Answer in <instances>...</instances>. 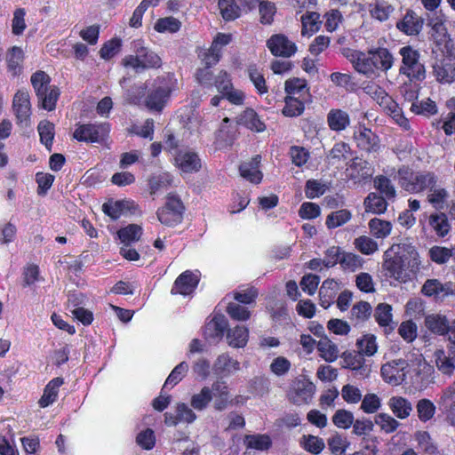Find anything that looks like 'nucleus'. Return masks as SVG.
I'll use <instances>...</instances> for the list:
<instances>
[{
    "instance_id": "nucleus-1",
    "label": "nucleus",
    "mask_w": 455,
    "mask_h": 455,
    "mask_svg": "<svg viewBox=\"0 0 455 455\" xmlns=\"http://www.w3.org/2000/svg\"><path fill=\"white\" fill-rule=\"evenodd\" d=\"M342 53L354 69L367 78L376 77L379 72L387 73L395 62L392 52L385 47H372L367 52L347 48Z\"/></svg>"
},
{
    "instance_id": "nucleus-2",
    "label": "nucleus",
    "mask_w": 455,
    "mask_h": 455,
    "mask_svg": "<svg viewBox=\"0 0 455 455\" xmlns=\"http://www.w3.org/2000/svg\"><path fill=\"white\" fill-rule=\"evenodd\" d=\"M432 367L426 362L419 350L406 355L405 359L393 360L382 365L380 369L383 379L393 386L402 384L407 376L411 379L421 374L429 375Z\"/></svg>"
},
{
    "instance_id": "nucleus-3",
    "label": "nucleus",
    "mask_w": 455,
    "mask_h": 455,
    "mask_svg": "<svg viewBox=\"0 0 455 455\" xmlns=\"http://www.w3.org/2000/svg\"><path fill=\"white\" fill-rule=\"evenodd\" d=\"M398 185L402 189L410 194H419L428 188L436 185L438 178L430 171H415L408 166H402L396 172Z\"/></svg>"
},
{
    "instance_id": "nucleus-4",
    "label": "nucleus",
    "mask_w": 455,
    "mask_h": 455,
    "mask_svg": "<svg viewBox=\"0 0 455 455\" xmlns=\"http://www.w3.org/2000/svg\"><path fill=\"white\" fill-rule=\"evenodd\" d=\"M178 89V81L173 74H166L154 80L144 100L145 106L160 112L166 105L172 92Z\"/></svg>"
},
{
    "instance_id": "nucleus-5",
    "label": "nucleus",
    "mask_w": 455,
    "mask_h": 455,
    "mask_svg": "<svg viewBox=\"0 0 455 455\" xmlns=\"http://www.w3.org/2000/svg\"><path fill=\"white\" fill-rule=\"evenodd\" d=\"M132 49L134 54L128 55L123 60L125 67L132 68L136 72L161 67V58L155 52L148 48L143 40H134L132 43Z\"/></svg>"
},
{
    "instance_id": "nucleus-6",
    "label": "nucleus",
    "mask_w": 455,
    "mask_h": 455,
    "mask_svg": "<svg viewBox=\"0 0 455 455\" xmlns=\"http://www.w3.org/2000/svg\"><path fill=\"white\" fill-rule=\"evenodd\" d=\"M394 250H401L402 257H403L404 260L407 261V271L408 274L403 273L402 271H398L397 263L394 262V265L389 264L392 270L395 272L398 277V282L400 283H407L408 281L412 280L417 276L420 270L421 261L419 259V254L416 248L408 243H399L392 245L388 250L385 251V256L387 257L392 254Z\"/></svg>"
},
{
    "instance_id": "nucleus-7",
    "label": "nucleus",
    "mask_w": 455,
    "mask_h": 455,
    "mask_svg": "<svg viewBox=\"0 0 455 455\" xmlns=\"http://www.w3.org/2000/svg\"><path fill=\"white\" fill-rule=\"evenodd\" d=\"M30 81L41 107L48 111L53 110L56 107L60 92L56 86L50 85V76L44 71L39 70L31 76Z\"/></svg>"
},
{
    "instance_id": "nucleus-8",
    "label": "nucleus",
    "mask_w": 455,
    "mask_h": 455,
    "mask_svg": "<svg viewBox=\"0 0 455 455\" xmlns=\"http://www.w3.org/2000/svg\"><path fill=\"white\" fill-rule=\"evenodd\" d=\"M402 64L399 68L401 75L406 76L411 81H422L426 77L425 66L419 61L420 54L411 45L399 49Z\"/></svg>"
},
{
    "instance_id": "nucleus-9",
    "label": "nucleus",
    "mask_w": 455,
    "mask_h": 455,
    "mask_svg": "<svg viewBox=\"0 0 455 455\" xmlns=\"http://www.w3.org/2000/svg\"><path fill=\"white\" fill-rule=\"evenodd\" d=\"M110 130L107 122L77 124L73 137L80 142L102 144L108 140Z\"/></svg>"
},
{
    "instance_id": "nucleus-10",
    "label": "nucleus",
    "mask_w": 455,
    "mask_h": 455,
    "mask_svg": "<svg viewBox=\"0 0 455 455\" xmlns=\"http://www.w3.org/2000/svg\"><path fill=\"white\" fill-rule=\"evenodd\" d=\"M183 211L180 199L175 196H169L164 206L157 211V218L162 224L173 227L181 222Z\"/></svg>"
},
{
    "instance_id": "nucleus-11",
    "label": "nucleus",
    "mask_w": 455,
    "mask_h": 455,
    "mask_svg": "<svg viewBox=\"0 0 455 455\" xmlns=\"http://www.w3.org/2000/svg\"><path fill=\"white\" fill-rule=\"evenodd\" d=\"M315 393V386L305 377L294 379L287 396L296 405L309 403Z\"/></svg>"
},
{
    "instance_id": "nucleus-12",
    "label": "nucleus",
    "mask_w": 455,
    "mask_h": 455,
    "mask_svg": "<svg viewBox=\"0 0 455 455\" xmlns=\"http://www.w3.org/2000/svg\"><path fill=\"white\" fill-rule=\"evenodd\" d=\"M373 175V169L371 164L362 158L355 157L346 169V177L353 185H361L367 182Z\"/></svg>"
},
{
    "instance_id": "nucleus-13",
    "label": "nucleus",
    "mask_w": 455,
    "mask_h": 455,
    "mask_svg": "<svg viewBox=\"0 0 455 455\" xmlns=\"http://www.w3.org/2000/svg\"><path fill=\"white\" fill-rule=\"evenodd\" d=\"M12 109L17 119V124L22 127L29 126L31 104L28 91L19 90L15 93L12 100Z\"/></svg>"
},
{
    "instance_id": "nucleus-14",
    "label": "nucleus",
    "mask_w": 455,
    "mask_h": 455,
    "mask_svg": "<svg viewBox=\"0 0 455 455\" xmlns=\"http://www.w3.org/2000/svg\"><path fill=\"white\" fill-rule=\"evenodd\" d=\"M353 138L361 150L368 153L378 152L380 148L379 139L371 129L364 124L355 126Z\"/></svg>"
},
{
    "instance_id": "nucleus-15",
    "label": "nucleus",
    "mask_w": 455,
    "mask_h": 455,
    "mask_svg": "<svg viewBox=\"0 0 455 455\" xmlns=\"http://www.w3.org/2000/svg\"><path fill=\"white\" fill-rule=\"evenodd\" d=\"M199 277L200 273L198 271L186 270L175 280L171 291L172 294L191 295L198 285Z\"/></svg>"
},
{
    "instance_id": "nucleus-16",
    "label": "nucleus",
    "mask_w": 455,
    "mask_h": 455,
    "mask_svg": "<svg viewBox=\"0 0 455 455\" xmlns=\"http://www.w3.org/2000/svg\"><path fill=\"white\" fill-rule=\"evenodd\" d=\"M137 209L138 205L130 199L109 200L102 205L103 212L112 220H117L124 215L135 214Z\"/></svg>"
},
{
    "instance_id": "nucleus-17",
    "label": "nucleus",
    "mask_w": 455,
    "mask_h": 455,
    "mask_svg": "<svg viewBox=\"0 0 455 455\" xmlns=\"http://www.w3.org/2000/svg\"><path fill=\"white\" fill-rule=\"evenodd\" d=\"M267 45L273 55L291 57L297 52L295 43L289 40L284 35H274L267 42Z\"/></svg>"
},
{
    "instance_id": "nucleus-18",
    "label": "nucleus",
    "mask_w": 455,
    "mask_h": 455,
    "mask_svg": "<svg viewBox=\"0 0 455 455\" xmlns=\"http://www.w3.org/2000/svg\"><path fill=\"white\" fill-rule=\"evenodd\" d=\"M196 418V414L192 408L185 403H179L176 405L175 413H164V423L171 427L176 426L179 423L191 424Z\"/></svg>"
},
{
    "instance_id": "nucleus-19",
    "label": "nucleus",
    "mask_w": 455,
    "mask_h": 455,
    "mask_svg": "<svg viewBox=\"0 0 455 455\" xmlns=\"http://www.w3.org/2000/svg\"><path fill=\"white\" fill-rule=\"evenodd\" d=\"M228 327V321L224 315H215L210 322H208L204 329L203 335L209 342H219Z\"/></svg>"
},
{
    "instance_id": "nucleus-20",
    "label": "nucleus",
    "mask_w": 455,
    "mask_h": 455,
    "mask_svg": "<svg viewBox=\"0 0 455 455\" xmlns=\"http://www.w3.org/2000/svg\"><path fill=\"white\" fill-rule=\"evenodd\" d=\"M439 405L446 421L455 427V381L443 391Z\"/></svg>"
},
{
    "instance_id": "nucleus-21",
    "label": "nucleus",
    "mask_w": 455,
    "mask_h": 455,
    "mask_svg": "<svg viewBox=\"0 0 455 455\" xmlns=\"http://www.w3.org/2000/svg\"><path fill=\"white\" fill-rule=\"evenodd\" d=\"M175 164L183 172H196L201 167V159L195 152L188 150H180L175 156Z\"/></svg>"
},
{
    "instance_id": "nucleus-22",
    "label": "nucleus",
    "mask_w": 455,
    "mask_h": 455,
    "mask_svg": "<svg viewBox=\"0 0 455 455\" xmlns=\"http://www.w3.org/2000/svg\"><path fill=\"white\" fill-rule=\"evenodd\" d=\"M326 123L329 129L335 132L346 131L351 124L349 114L341 108H331L327 113Z\"/></svg>"
},
{
    "instance_id": "nucleus-23",
    "label": "nucleus",
    "mask_w": 455,
    "mask_h": 455,
    "mask_svg": "<svg viewBox=\"0 0 455 455\" xmlns=\"http://www.w3.org/2000/svg\"><path fill=\"white\" fill-rule=\"evenodd\" d=\"M421 292L427 297H446L453 294V284L451 282L443 283L437 279H427L421 288Z\"/></svg>"
},
{
    "instance_id": "nucleus-24",
    "label": "nucleus",
    "mask_w": 455,
    "mask_h": 455,
    "mask_svg": "<svg viewBox=\"0 0 455 455\" xmlns=\"http://www.w3.org/2000/svg\"><path fill=\"white\" fill-rule=\"evenodd\" d=\"M423 26V20L411 10H407L403 19L396 23L399 31L407 36L418 35Z\"/></svg>"
},
{
    "instance_id": "nucleus-25",
    "label": "nucleus",
    "mask_w": 455,
    "mask_h": 455,
    "mask_svg": "<svg viewBox=\"0 0 455 455\" xmlns=\"http://www.w3.org/2000/svg\"><path fill=\"white\" fill-rule=\"evenodd\" d=\"M213 394V407L221 411L227 409L230 403V394L228 384L225 381L217 380L211 387Z\"/></svg>"
},
{
    "instance_id": "nucleus-26",
    "label": "nucleus",
    "mask_w": 455,
    "mask_h": 455,
    "mask_svg": "<svg viewBox=\"0 0 455 455\" xmlns=\"http://www.w3.org/2000/svg\"><path fill=\"white\" fill-rule=\"evenodd\" d=\"M433 75L441 84H451L455 81V62L442 60L433 66Z\"/></svg>"
},
{
    "instance_id": "nucleus-27",
    "label": "nucleus",
    "mask_w": 455,
    "mask_h": 455,
    "mask_svg": "<svg viewBox=\"0 0 455 455\" xmlns=\"http://www.w3.org/2000/svg\"><path fill=\"white\" fill-rule=\"evenodd\" d=\"M339 290L340 283L337 280H324L319 289L320 305L324 308H328L333 304Z\"/></svg>"
},
{
    "instance_id": "nucleus-28",
    "label": "nucleus",
    "mask_w": 455,
    "mask_h": 455,
    "mask_svg": "<svg viewBox=\"0 0 455 455\" xmlns=\"http://www.w3.org/2000/svg\"><path fill=\"white\" fill-rule=\"evenodd\" d=\"M428 225L431 230L439 238L446 237L451 229L448 216L443 212H435L428 217Z\"/></svg>"
},
{
    "instance_id": "nucleus-29",
    "label": "nucleus",
    "mask_w": 455,
    "mask_h": 455,
    "mask_svg": "<svg viewBox=\"0 0 455 455\" xmlns=\"http://www.w3.org/2000/svg\"><path fill=\"white\" fill-rule=\"evenodd\" d=\"M261 156L257 155L250 162L243 163L240 167V174L251 183L258 184L262 180V173L259 171Z\"/></svg>"
},
{
    "instance_id": "nucleus-30",
    "label": "nucleus",
    "mask_w": 455,
    "mask_h": 455,
    "mask_svg": "<svg viewBox=\"0 0 455 455\" xmlns=\"http://www.w3.org/2000/svg\"><path fill=\"white\" fill-rule=\"evenodd\" d=\"M320 14L316 12H306L300 17L301 35L303 36H312L319 31L322 24Z\"/></svg>"
},
{
    "instance_id": "nucleus-31",
    "label": "nucleus",
    "mask_w": 455,
    "mask_h": 455,
    "mask_svg": "<svg viewBox=\"0 0 455 455\" xmlns=\"http://www.w3.org/2000/svg\"><path fill=\"white\" fill-rule=\"evenodd\" d=\"M387 404L393 414L400 419H407L412 411L411 403L403 396H392Z\"/></svg>"
},
{
    "instance_id": "nucleus-32",
    "label": "nucleus",
    "mask_w": 455,
    "mask_h": 455,
    "mask_svg": "<svg viewBox=\"0 0 455 455\" xmlns=\"http://www.w3.org/2000/svg\"><path fill=\"white\" fill-rule=\"evenodd\" d=\"M213 369L217 374L228 376L240 370V363L228 354H222L215 361Z\"/></svg>"
},
{
    "instance_id": "nucleus-33",
    "label": "nucleus",
    "mask_w": 455,
    "mask_h": 455,
    "mask_svg": "<svg viewBox=\"0 0 455 455\" xmlns=\"http://www.w3.org/2000/svg\"><path fill=\"white\" fill-rule=\"evenodd\" d=\"M227 341L230 347H244L249 339V330L243 325H236L227 331Z\"/></svg>"
},
{
    "instance_id": "nucleus-34",
    "label": "nucleus",
    "mask_w": 455,
    "mask_h": 455,
    "mask_svg": "<svg viewBox=\"0 0 455 455\" xmlns=\"http://www.w3.org/2000/svg\"><path fill=\"white\" fill-rule=\"evenodd\" d=\"M394 262L397 263L396 266L398 267V269H397L398 271H402L403 274V273L408 274L407 261L404 260L403 257H402L401 250H394L392 251V254H390L387 257H386L384 255V262H383V268L385 271H387V274L391 278H394L395 280L398 281L397 275L395 274H394L395 272L392 270V268L389 265V264L394 265Z\"/></svg>"
},
{
    "instance_id": "nucleus-35",
    "label": "nucleus",
    "mask_w": 455,
    "mask_h": 455,
    "mask_svg": "<svg viewBox=\"0 0 455 455\" xmlns=\"http://www.w3.org/2000/svg\"><path fill=\"white\" fill-rule=\"evenodd\" d=\"M373 186L379 191V195L385 196L389 201H395L397 193L392 180L387 175H377L373 179Z\"/></svg>"
},
{
    "instance_id": "nucleus-36",
    "label": "nucleus",
    "mask_w": 455,
    "mask_h": 455,
    "mask_svg": "<svg viewBox=\"0 0 455 455\" xmlns=\"http://www.w3.org/2000/svg\"><path fill=\"white\" fill-rule=\"evenodd\" d=\"M425 325L430 331L438 335L447 334L449 331L447 318L439 314H432L426 316Z\"/></svg>"
},
{
    "instance_id": "nucleus-37",
    "label": "nucleus",
    "mask_w": 455,
    "mask_h": 455,
    "mask_svg": "<svg viewBox=\"0 0 455 455\" xmlns=\"http://www.w3.org/2000/svg\"><path fill=\"white\" fill-rule=\"evenodd\" d=\"M428 194L427 196V202L435 209V210H443L446 206L449 193L448 191L442 187H435L428 188Z\"/></svg>"
},
{
    "instance_id": "nucleus-38",
    "label": "nucleus",
    "mask_w": 455,
    "mask_h": 455,
    "mask_svg": "<svg viewBox=\"0 0 455 455\" xmlns=\"http://www.w3.org/2000/svg\"><path fill=\"white\" fill-rule=\"evenodd\" d=\"M387 199L377 193H370L364 199L366 212L375 214H381L387 211Z\"/></svg>"
},
{
    "instance_id": "nucleus-39",
    "label": "nucleus",
    "mask_w": 455,
    "mask_h": 455,
    "mask_svg": "<svg viewBox=\"0 0 455 455\" xmlns=\"http://www.w3.org/2000/svg\"><path fill=\"white\" fill-rule=\"evenodd\" d=\"M62 378H54L44 388V395L39 400L41 407L44 408L54 403L58 397L59 388L63 384Z\"/></svg>"
},
{
    "instance_id": "nucleus-40",
    "label": "nucleus",
    "mask_w": 455,
    "mask_h": 455,
    "mask_svg": "<svg viewBox=\"0 0 455 455\" xmlns=\"http://www.w3.org/2000/svg\"><path fill=\"white\" fill-rule=\"evenodd\" d=\"M212 400L213 394L211 387L204 386L198 393L191 396L190 405L194 410L202 411L208 407Z\"/></svg>"
},
{
    "instance_id": "nucleus-41",
    "label": "nucleus",
    "mask_w": 455,
    "mask_h": 455,
    "mask_svg": "<svg viewBox=\"0 0 455 455\" xmlns=\"http://www.w3.org/2000/svg\"><path fill=\"white\" fill-rule=\"evenodd\" d=\"M305 110V100L297 98V96H286L284 99V107L282 110L283 116L287 117H297L303 114Z\"/></svg>"
},
{
    "instance_id": "nucleus-42",
    "label": "nucleus",
    "mask_w": 455,
    "mask_h": 455,
    "mask_svg": "<svg viewBox=\"0 0 455 455\" xmlns=\"http://www.w3.org/2000/svg\"><path fill=\"white\" fill-rule=\"evenodd\" d=\"M358 353L363 356H372L378 350L376 337L373 334H364L356 340Z\"/></svg>"
},
{
    "instance_id": "nucleus-43",
    "label": "nucleus",
    "mask_w": 455,
    "mask_h": 455,
    "mask_svg": "<svg viewBox=\"0 0 455 455\" xmlns=\"http://www.w3.org/2000/svg\"><path fill=\"white\" fill-rule=\"evenodd\" d=\"M317 349L320 356L326 362H334L339 356V349L336 344L328 338L323 337L317 342Z\"/></svg>"
},
{
    "instance_id": "nucleus-44",
    "label": "nucleus",
    "mask_w": 455,
    "mask_h": 455,
    "mask_svg": "<svg viewBox=\"0 0 455 455\" xmlns=\"http://www.w3.org/2000/svg\"><path fill=\"white\" fill-rule=\"evenodd\" d=\"M244 443L248 450L264 451L272 445V441L267 435H248L244 438Z\"/></svg>"
},
{
    "instance_id": "nucleus-45",
    "label": "nucleus",
    "mask_w": 455,
    "mask_h": 455,
    "mask_svg": "<svg viewBox=\"0 0 455 455\" xmlns=\"http://www.w3.org/2000/svg\"><path fill=\"white\" fill-rule=\"evenodd\" d=\"M143 233V229L140 225L129 224L118 230L117 235L124 244H131L138 242Z\"/></svg>"
},
{
    "instance_id": "nucleus-46",
    "label": "nucleus",
    "mask_w": 455,
    "mask_h": 455,
    "mask_svg": "<svg viewBox=\"0 0 455 455\" xmlns=\"http://www.w3.org/2000/svg\"><path fill=\"white\" fill-rule=\"evenodd\" d=\"M240 123L248 129L257 132L266 129L265 124L259 119L258 114L251 108H247L240 116Z\"/></svg>"
},
{
    "instance_id": "nucleus-47",
    "label": "nucleus",
    "mask_w": 455,
    "mask_h": 455,
    "mask_svg": "<svg viewBox=\"0 0 455 455\" xmlns=\"http://www.w3.org/2000/svg\"><path fill=\"white\" fill-rule=\"evenodd\" d=\"M247 73L257 92L260 96L267 94L268 92V88L267 86L266 80L262 74V71L255 64H251L248 67Z\"/></svg>"
},
{
    "instance_id": "nucleus-48",
    "label": "nucleus",
    "mask_w": 455,
    "mask_h": 455,
    "mask_svg": "<svg viewBox=\"0 0 455 455\" xmlns=\"http://www.w3.org/2000/svg\"><path fill=\"white\" fill-rule=\"evenodd\" d=\"M285 92L287 96H297V98L306 100L308 96L306 81L299 78L287 80L285 82Z\"/></svg>"
},
{
    "instance_id": "nucleus-49",
    "label": "nucleus",
    "mask_w": 455,
    "mask_h": 455,
    "mask_svg": "<svg viewBox=\"0 0 455 455\" xmlns=\"http://www.w3.org/2000/svg\"><path fill=\"white\" fill-rule=\"evenodd\" d=\"M374 318L380 327H389L393 329L392 307L389 304H379L374 311Z\"/></svg>"
},
{
    "instance_id": "nucleus-50",
    "label": "nucleus",
    "mask_w": 455,
    "mask_h": 455,
    "mask_svg": "<svg viewBox=\"0 0 455 455\" xmlns=\"http://www.w3.org/2000/svg\"><path fill=\"white\" fill-rule=\"evenodd\" d=\"M369 229L374 237L384 239L390 235L392 224L389 221L373 218L369 221Z\"/></svg>"
},
{
    "instance_id": "nucleus-51",
    "label": "nucleus",
    "mask_w": 455,
    "mask_h": 455,
    "mask_svg": "<svg viewBox=\"0 0 455 455\" xmlns=\"http://www.w3.org/2000/svg\"><path fill=\"white\" fill-rule=\"evenodd\" d=\"M351 154L350 146L343 141H339L334 144L332 148L327 155V160L329 164L339 163L346 160Z\"/></svg>"
},
{
    "instance_id": "nucleus-52",
    "label": "nucleus",
    "mask_w": 455,
    "mask_h": 455,
    "mask_svg": "<svg viewBox=\"0 0 455 455\" xmlns=\"http://www.w3.org/2000/svg\"><path fill=\"white\" fill-rule=\"evenodd\" d=\"M23 59V52L20 47L13 46L7 55L8 71L13 76H18L21 72V61Z\"/></svg>"
},
{
    "instance_id": "nucleus-53",
    "label": "nucleus",
    "mask_w": 455,
    "mask_h": 455,
    "mask_svg": "<svg viewBox=\"0 0 455 455\" xmlns=\"http://www.w3.org/2000/svg\"><path fill=\"white\" fill-rule=\"evenodd\" d=\"M181 28V22L174 17L161 18L156 20L154 28L158 33H176Z\"/></svg>"
},
{
    "instance_id": "nucleus-54",
    "label": "nucleus",
    "mask_w": 455,
    "mask_h": 455,
    "mask_svg": "<svg viewBox=\"0 0 455 455\" xmlns=\"http://www.w3.org/2000/svg\"><path fill=\"white\" fill-rule=\"evenodd\" d=\"M40 141L48 150L52 149L54 138V125L47 120L41 121L37 126Z\"/></svg>"
},
{
    "instance_id": "nucleus-55",
    "label": "nucleus",
    "mask_w": 455,
    "mask_h": 455,
    "mask_svg": "<svg viewBox=\"0 0 455 455\" xmlns=\"http://www.w3.org/2000/svg\"><path fill=\"white\" fill-rule=\"evenodd\" d=\"M352 214L347 209L332 212L327 216L326 226L328 228L332 229L340 227L351 220Z\"/></svg>"
},
{
    "instance_id": "nucleus-56",
    "label": "nucleus",
    "mask_w": 455,
    "mask_h": 455,
    "mask_svg": "<svg viewBox=\"0 0 455 455\" xmlns=\"http://www.w3.org/2000/svg\"><path fill=\"white\" fill-rule=\"evenodd\" d=\"M219 8L225 20H234L240 15V8L235 0H220Z\"/></svg>"
},
{
    "instance_id": "nucleus-57",
    "label": "nucleus",
    "mask_w": 455,
    "mask_h": 455,
    "mask_svg": "<svg viewBox=\"0 0 455 455\" xmlns=\"http://www.w3.org/2000/svg\"><path fill=\"white\" fill-rule=\"evenodd\" d=\"M435 363L439 371L444 374L451 375L455 368L453 357H450L443 350H437L435 353Z\"/></svg>"
},
{
    "instance_id": "nucleus-58",
    "label": "nucleus",
    "mask_w": 455,
    "mask_h": 455,
    "mask_svg": "<svg viewBox=\"0 0 455 455\" xmlns=\"http://www.w3.org/2000/svg\"><path fill=\"white\" fill-rule=\"evenodd\" d=\"M354 245L361 253L364 255H371L379 249L378 243L366 235H361L355 238L354 241Z\"/></svg>"
},
{
    "instance_id": "nucleus-59",
    "label": "nucleus",
    "mask_w": 455,
    "mask_h": 455,
    "mask_svg": "<svg viewBox=\"0 0 455 455\" xmlns=\"http://www.w3.org/2000/svg\"><path fill=\"white\" fill-rule=\"evenodd\" d=\"M417 414L420 421L427 422L431 419L435 412V404L428 399H421L416 405Z\"/></svg>"
},
{
    "instance_id": "nucleus-60",
    "label": "nucleus",
    "mask_w": 455,
    "mask_h": 455,
    "mask_svg": "<svg viewBox=\"0 0 455 455\" xmlns=\"http://www.w3.org/2000/svg\"><path fill=\"white\" fill-rule=\"evenodd\" d=\"M363 259L355 253L343 251L340 266L344 270L355 272L363 266Z\"/></svg>"
},
{
    "instance_id": "nucleus-61",
    "label": "nucleus",
    "mask_w": 455,
    "mask_h": 455,
    "mask_svg": "<svg viewBox=\"0 0 455 455\" xmlns=\"http://www.w3.org/2000/svg\"><path fill=\"white\" fill-rule=\"evenodd\" d=\"M228 315L235 321L244 322L251 317V311L244 306L235 302H230L227 306Z\"/></svg>"
},
{
    "instance_id": "nucleus-62",
    "label": "nucleus",
    "mask_w": 455,
    "mask_h": 455,
    "mask_svg": "<svg viewBox=\"0 0 455 455\" xmlns=\"http://www.w3.org/2000/svg\"><path fill=\"white\" fill-rule=\"evenodd\" d=\"M428 255L432 261L442 265L447 263L452 257V250L446 247L435 245L428 251Z\"/></svg>"
},
{
    "instance_id": "nucleus-63",
    "label": "nucleus",
    "mask_w": 455,
    "mask_h": 455,
    "mask_svg": "<svg viewBox=\"0 0 455 455\" xmlns=\"http://www.w3.org/2000/svg\"><path fill=\"white\" fill-rule=\"evenodd\" d=\"M375 423L387 434L395 432L400 426V423L387 413L378 414L375 418Z\"/></svg>"
},
{
    "instance_id": "nucleus-64",
    "label": "nucleus",
    "mask_w": 455,
    "mask_h": 455,
    "mask_svg": "<svg viewBox=\"0 0 455 455\" xmlns=\"http://www.w3.org/2000/svg\"><path fill=\"white\" fill-rule=\"evenodd\" d=\"M348 445L347 439L339 434H336L328 439L329 449L334 455H345Z\"/></svg>"
}]
</instances>
